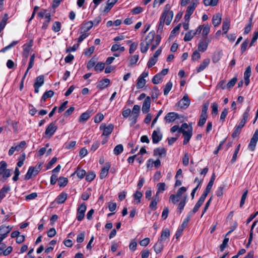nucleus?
Masks as SVG:
<instances>
[{
    "label": "nucleus",
    "mask_w": 258,
    "mask_h": 258,
    "mask_svg": "<svg viewBox=\"0 0 258 258\" xmlns=\"http://www.w3.org/2000/svg\"><path fill=\"white\" fill-rule=\"evenodd\" d=\"M146 81L145 79H142L140 77L137 80V83L136 85L138 89L143 88L146 85Z\"/></svg>",
    "instance_id": "nucleus-35"
},
{
    "label": "nucleus",
    "mask_w": 258,
    "mask_h": 258,
    "mask_svg": "<svg viewBox=\"0 0 258 258\" xmlns=\"http://www.w3.org/2000/svg\"><path fill=\"white\" fill-rule=\"evenodd\" d=\"M209 103L206 102L203 104L202 109V115H207V111L209 107Z\"/></svg>",
    "instance_id": "nucleus-50"
},
{
    "label": "nucleus",
    "mask_w": 258,
    "mask_h": 258,
    "mask_svg": "<svg viewBox=\"0 0 258 258\" xmlns=\"http://www.w3.org/2000/svg\"><path fill=\"white\" fill-rule=\"evenodd\" d=\"M221 16L220 14H217L214 15L212 18V22L214 27H217L219 25L221 22Z\"/></svg>",
    "instance_id": "nucleus-28"
},
{
    "label": "nucleus",
    "mask_w": 258,
    "mask_h": 258,
    "mask_svg": "<svg viewBox=\"0 0 258 258\" xmlns=\"http://www.w3.org/2000/svg\"><path fill=\"white\" fill-rule=\"evenodd\" d=\"M151 100L149 96L145 98L142 105V110L143 113H147L150 111Z\"/></svg>",
    "instance_id": "nucleus-11"
},
{
    "label": "nucleus",
    "mask_w": 258,
    "mask_h": 258,
    "mask_svg": "<svg viewBox=\"0 0 258 258\" xmlns=\"http://www.w3.org/2000/svg\"><path fill=\"white\" fill-rule=\"evenodd\" d=\"M158 60V58L152 57L150 58L148 62V67L149 68L153 67L154 65L156 64Z\"/></svg>",
    "instance_id": "nucleus-56"
},
{
    "label": "nucleus",
    "mask_w": 258,
    "mask_h": 258,
    "mask_svg": "<svg viewBox=\"0 0 258 258\" xmlns=\"http://www.w3.org/2000/svg\"><path fill=\"white\" fill-rule=\"evenodd\" d=\"M93 26V23L92 21H88L84 24L83 26L81 27L82 31L87 33Z\"/></svg>",
    "instance_id": "nucleus-29"
},
{
    "label": "nucleus",
    "mask_w": 258,
    "mask_h": 258,
    "mask_svg": "<svg viewBox=\"0 0 258 258\" xmlns=\"http://www.w3.org/2000/svg\"><path fill=\"white\" fill-rule=\"evenodd\" d=\"M166 155V150L164 148H157L154 150V155L159 157H164Z\"/></svg>",
    "instance_id": "nucleus-17"
},
{
    "label": "nucleus",
    "mask_w": 258,
    "mask_h": 258,
    "mask_svg": "<svg viewBox=\"0 0 258 258\" xmlns=\"http://www.w3.org/2000/svg\"><path fill=\"white\" fill-rule=\"evenodd\" d=\"M105 67V63L102 62H99L95 66V70L96 72H101Z\"/></svg>",
    "instance_id": "nucleus-46"
},
{
    "label": "nucleus",
    "mask_w": 258,
    "mask_h": 258,
    "mask_svg": "<svg viewBox=\"0 0 258 258\" xmlns=\"http://www.w3.org/2000/svg\"><path fill=\"white\" fill-rule=\"evenodd\" d=\"M155 36V33L154 32H149L148 35L146 36L145 38V41L144 42L146 43V44H148V45L149 46L150 45L152 44Z\"/></svg>",
    "instance_id": "nucleus-23"
},
{
    "label": "nucleus",
    "mask_w": 258,
    "mask_h": 258,
    "mask_svg": "<svg viewBox=\"0 0 258 258\" xmlns=\"http://www.w3.org/2000/svg\"><path fill=\"white\" fill-rule=\"evenodd\" d=\"M178 117V114L177 113L171 112L167 113L165 116L164 119L167 123H169L174 121Z\"/></svg>",
    "instance_id": "nucleus-14"
},
{
    "label": "nucleus",
    "mask_w": 258,
    "mask_h": 258,
    "mask_svg": "<svg viewBox=\"0 0 258 258\" xmlns=\"http://www.w3.org/2000/svg\"><path fill=\"white\" fill-rule=\"evenodd\" d=\"M57 128L55 122H52L47 126L45 132V134L50 138L55 133Z\"/></svg>",
    "instance_id": "nucleus-8"
},
{
    "label": "nucleus",
    "mask_w": 258,
    "mask_h": 258,
    "mask_svg": "<svg viewBox=\"0 0 258 258\" xmlns=\"http://www.w3.org/2000/svg\"><path fill=\"white\" fill-rule=\"evenodd\" d=\"M68 182V179L66 177H60L58 180V184L60 187L65 186Z\"/></svg>",
    "instance_id": "nucleus-38"
},
{
    "label": "nucleus",
    "mask_w": 258,
    "mask_h": 258,
    "mask_svg": "<svg viewBox=\"0 0 258 258\" xmlns=\"http://www.w3.org/2000/svg\"><path fill=\"white\" fill-rule=\"evenodd\" d=\"M180 198L176 195H171L169 198V201H171L172 203L175 204L179 201Z\"/></svg>",
    "instance_id": "nucleus-53"
},
{
    "label": "nucleus",
    "mask_w": 258,
    "mask_h": 258,
    "mask_svg": "<svg viewBox=\"0 0 258 258\" xmlns=\"http://www.w3.org/2000/svg\"><path fill=\"white\" fill-rule=\"evenodd\" d=\"M143 195L141 192L139 190H137L136 192L134 194V199L136 200H138V203H140L141 199Z\"/></svg>",
    "instance_id": "nucleus-58"
},
{
    "label": "nucleus",
    "mask_w": 258,
    "mask_h": 258,
    "mask_svg": "<svg viewBox=\"0 0 258 258\" xmlns=\"http://www.w3.org/2000/svg\"><path fill=\"white\" fill-rule=\"evenodd\" d=\"M210 59L209 58H206L203 60L200 64L199 67L197 69V73H200L205 70L206 67L209 64Z\"/></svg>",
    "instance_id": "nucleus-20"
},
{
    "label": "nucleus",
    "mask_w": 258,
    "mask_h": 258,
    "mask_svg": "<svg viewBox=\"0 0 258 258\" xmlns=\"http://www.w3.org/2000/svg\"><path fill=\"white\" fill-rule=\"evenodd\" d=\"M51 20V16L49 13H47L45 17V20L43 23L42 26V29L43 30H46Z\"/></svg>",
    "instance_id": "nucleus-32"
},
{
    "label": "nucleus",
    "mask_w": 258,
    "mask_h": 258,
    "mask_svg": "<svg viewBox=\"0 0 258 258\" xmlns=\"http://www.w3.org/2000/svg\"><path fill=\"white\" fill-rule=\"evenodd\" d=\"M228 241L229 238L225 237L224 240L223 241L222 244L220 245V248L221 251H223L224 249L227 246Z\"/></svg>",
    "instance_id": "nucleus-62"
},
{
    "label": "nucleus",
    "mask_w": 258,
    "mask_h": 258,
    "mask_svg": "<svg viewBox=\"0 0 258 258\" xmlns=\"http://www.w3.org/2000/svg\"><path fill=\"white\" fill-rule=\"evenodd\" d=\"M95 174L93 172H89L86 177V180L88 181H92L95 177Z\"/></svg>",
    "instance_id": "nucleus-63"
},
{
    "label": "nucleus",
    "mask_w": 258,
    "mask_h": 258,
    "mask_svg": "<svg viewBox=\"0 0 258 258\" xmlns=\"http://www.w3.org/2000/svg\"><path fill=\"white\" fill-rule=\"evenodd\" d=\"M10 190V187L9 186H4L0 191V202L1 200L6 197V194Z\"/></svg>",
    "instance_id": "nucleus-34"
},
{
    "label": "nucleus",
    "mask_w": 258,
    "mask_h": 258,
    "mask_svg": "<svg viewBox=\"0 0 258 258\" xmlns=\"http://www.w3.org/2000/svg\"><path fill=\"white\" fill-rule=\"evenodd\" d=\"M39 173V170L36 168L31 166L29 167L26 174L25 175V179L28 180L31 178L33 176H35Z\"/></svg>",
    "instance_id": "nucleus-12"
},
{
    "label": "nucleus",
    "mask_w": 258,
    "mask_h": 258,
    "mask_svg": "<svg viewBox=\"0 0 258 258\" xmlns=\"http://www.w3.org/2000/svg\"><path fill=\"white\" fill-rule=\"evenodd\" d=\"M209 44V41L207 40L201 41L198 45V50L202 52H204L207 49Z\"/></svg>",
    "instance_id": "nucleus-24"
},
{
    "label": "nucleus",
    "mask_w": 258,
    "mask_h": 258,
    "mask_svg": "<svg viewBox=\"0 0 258 258\" xmlns=\"http://www.w3.org/2000/svg\"><path fill=\"white\" fill-rule=\"evenodd\" d=\"M197 2L192 1L191 3V4L188 6L187 10L186 11V13H187L189 15H192L197 6Z\"/></svg>",
    "instance_id": "nucleus-31"
},
{
    "label": "nucleus",
    "mask_w": 258,
    "mask_h": 258,
    "mask_svg": "<svg viewBox=\"0 0 258 258\" xmlns=\"http://www.w3.org/2000/svg\"><path fill=\"white\" fill-rule=\"evenodd\" d=\"M157 191L156 195L157 196H159V194L162 193L166 189V184L164 182H160L157 184Z\"/></svg>",
    "instance_id": "nucleus-26"
},
{
    "label": "nucleus",
    "mask_w": 258,
    "mask_h": 258,
    "mask_svg": "<svg viewBox=\"0 0 258 258\" xmlns=\"http://www.w3.org/2000/svg\"><path fill=\"white\" fill-rule=\"evenodd\" d=\"M137 243L135 239H132L130 242L129 248L130 249L133 251L136 249Z\"/></svg>",
    "instance_id": "nucleus-60"
},
{
    "label": "nucleus",
    "mask_w": 258,
    "mask_h": 258,
    "mask_svg": "<svg viewBox=\"0 0 258 258\" xmlns=\"http://www.w3.org/2000/svg\"><path fill=\"white\" fill-rule=\"evenodd\" d=\"M17 43H18V41H13L9 45H8V46L5 47L4 48H3L1 50V52H6L8 50L10 49V48H11L12 47L14 46L15 45H16L17 44Z\"/></svg>",
    "instance_id": "nucleus-55"
},
{
    "label": "nucleus",
    "mask_w": 258,
    "mask_h": 258,
    "mask_svg": "<svg viewBox=\"0 0 258 258\" xmlns=\"http://www.w3.org/2000/svg\"><path fill=\"white\" fill-rule=\"evenodd\" d=\"M86 209L87 207L84 203L81 204L78 208L76 218L79 221H81L84 219Z\"/></svg>",
    "instance_id": "nucleus-4"
},
{
    "label": "nucleus",
    "mask_w": 258,
    "mask_h": 258,
    "mask_svg": "<svg viewBox=\"0 0 258 258\" xmlns=\"http://www.w3.org/2000/svg\"><path fill=\"white\" fill-rule=\"evenodd\" d=\"M225 187V185H222L219 186L216 191V195L217 197H220L223 195V191Z\"/></svg>",
    "instance_id": "nucleus-48"
},
{
    "label": "nucleus",
    "mask_w": 258,
    "mask_h": 258,
    "mask_svg": "<svg viewBox=\"0 0 258 258\" xmlns=\"http://www.w3.org/2000/svg\"><path fill=\"white\" fill-rule=\"evenodd\" d=\"M195 36V33H194V31L192 30H190L185 33L184 40L185 41H189L192 39V38Z\"/></svg>",
    "instance_id": "nucleus-36"
},
{
    "label": "nucleus",
    "mask_w": 258,
    "mask_h": 258,
    "mask_svg": "<svg viewBox=\"0 0 258 258\" xmlns=\"http://www.w3.org/2000/svg\"><path fill=\"white\" fill-rule=\"evenodd\" d=\"M114 128L112 124H110L108 126H106L105 123H102L100 126V129L103 130L102 136H108L112 133Z\"/></svg>",
    "instance_id": "nucleus-6"
},
{
    "label": "nucleus",
    "mask_w": 258,
    "mask_h": 258,
    "mask_svg": "<svg viewBox=\"0 0 258 258\" xmlns=\"http://www.w3.org/2000/svg\"><path fill=\"white\" fill-rule=\"evenodd\" d=\"M250 110V107L248 106L242 114V118L240 120L239 124L235 127L233 133L232 134L233 138H235L238 134H240L242 128L244 126V124L247 121V118L249 116V112Z\"/></svg>",
    "instance_id": "nucleus-1"
},
{
    "label": "nucleus",
    "mask_w": 258,
    "mask_h": 258,
    "mask_svg": "<svg viewBox=\"0 0 258 258\" xmlns=\"http://www.w3.org/2000/svg\"><path fill=\"white\" fill-rule=\"evenodd\" d=\"M81 34H82L81 35V36L78 39V43L82 42L89 35V33L85 32L84 31L82 32Z\"/></svg>",
    "instance_id": "nucleus-59"
},
{
    "label": "nucleus",
    "mask_w": 258,
    "mask_h": 258,
    "mask_svg": "<svg viewBox=\"0 0 258 258\" xmlns=\"http://www.w3.org/2000/svg\"><path fill=\"white\" fill-rule=\"evenodd\" d=\"M13 227L12 226H6L5 225H2L0 226V236H3L4 237H7L8 234L12 230Z\"/></svg>",
    "instance_id": "nucleus-13"
},
{
    "label": "nucleus",
    "mask_w": 258,
    "mask_h": 258,
    "mask_svg": "<svg viewBox=\"0 0 258 258\" xmlns=\"http://www.w3.org/2000/svg\"><path fill=\"white\" fill-rule=\"evenodd\" d=\"M237 79L236 77L232 78L227 84L226 87L228 89L232 88L236 84Z\"/></svg>",
    "instance_id": "nucleus-47"
},
{
    "label": "nucleus",
    "mask_w": 258,
    "mask_h": 258,
    "mask_svg": "<svg viewBox=\"0 0 258 258\" xmlns=\"http://www.w3.org/2000/svg\"><path fill=\"white\" fill-rule=\"evenodd\" d=\"M249 43V40L246 39L244 40L241 45V52L243 53L247 49L248 44Z\"/></svg>",
    "instance_id": "nucleus-57"
},
{
    "label": "nucleus",
    "mask_w": 258,
    "mask_h": 258,
    "mask_svg": "<svg viewBox=\"0 0 258 258\" xmlns=\"http://www.w3.org/2000/svg\"><path fill=\"white\" fill-rule=\"evenodd\" d=\"M190 101L187 94H185L183 98L178 102V106L182 109L187 108L190 105Z\"/></svg>",
    "instance_id": "nucleus-7"
},
{
    "label": "nucleus",
    "mask_w": 258,
    "mask_h": 258,
    "mask_svg": "<svg viewBox=\"0 0 258 258\" xmlns=\"http://www.w3.org/2000/svg\"><path fill=\"white\" fill-rule=\"evenodd\" d=\"M162 138V134L159 128L153 132L152 135V142L153 144H157Z\"/></svg>",
    "instance_id": "nucleus-9"
},
{
    "label": "nucleus",
    "mask_w": 258,
    "mask_h": 258,
    "mask_svg": "<svg viewBox=\"0 0 258 258\" xmlns=\"http://www.w3.org/2000/svg\"><path fill=\"white\" fill-rule=\"evenodd\" d=\"M173 17V12L172 11H171L170 13L166 14L164 17H163V14H162L160 18L163 17L164 21L165 22V24L167 25H169L172 20Z\"/></svg>",
    "instance_id": "nucleus-19"
},
{
    "label": "nucleus",
    "mask_w": 258,
    "mask_h": 258,
    "mask_svg": "<svg viewBox=\"0 0 258 258\" xmlns=\"http://www.w3.org/2000/svg\"><path fill=\"white\" fill-rule=\"evenodd\" d=\"M219 0H204V4L206 6H215L218 3Z\"/></svg>",
    "instance_id": "nucleus-42"
},
{
    "label": "nucleus",
    "mask_w": 258,
    "mask_h": 258,
    "mask_svg": "<svg viewBox=\"0 0 258 258\" xmlns=\"http://www.w3.org/2000/svg\"><path fill=\"white\" fill-rule=\"evenodd\" d=\"M252 18L249 19V23L245 27L244 34H247L251 30L252 26Z\"/></svg>",
    "instance_id": "nucleus-49"
},
{
    "label": "nucleus",
    "mask_w": 258,
    "mask_h": 258,
    "mask_svg": "<svg viewBox=\"0 0 258 258\" xmlns=\"http://www.w3.org/2000/svg\"><path fill=\"white\" fill-rule=\"evenodd\" d=\"M141 107L140 105H135L133 106L132 114L129 118L130 125L133 126L137 122V119L140 113Z\"/></svg>",
    "instance_id": "nucleus-3"
},
{
    "label": "nucleus",
    "mask_w": 258,
    "mask_h": 258,
    "mask_svg": "<svg viewBox=\"0 0 258 258\" xmlns=\"http://www.w3.org/2000/svg\"><path fill=\"white\" fill-rule=\"evenodd\" d=\"M186 197H185L184 199L180 202L177 207V212L180 214L183 211L184 207L185 205Z\"/></svg>",
    "instance_id": "nucleus-40"
},
{
    "label": "nucleus",
    "mask_w": 258,
    "mask_h": 258,
    "mask_svg": "<svg viewBox=\"0 0 258 258\" xmlns=\"http://www.w3.org/2000/svg\"><path fill=\"white\" fill-rule=\"evenodd\" d=\"M44 84V76L43 75H40L36 78L35 82L34 84V86H37L41 87Z\"/></svg>",
    "instance_id": "nucleus-33"
},
{
    "label": "nucleus",
    "mask_w": 258,
    "mask_h": 258,
    "mask_svg": "<svg viewBox=\"0 0 258 258\" xmlns=\"http://www.w3.org/2000/svg\"><path fill=\"white\" fill-rule=\"evenodd\" d=\"M159 201V198L158 196L155 195V197L152 199L149 205V208L152 210H155L157 209V205Z\"/></svg>",
    "instance_id": "nucleus-30"
},
{
    "label": "nucleus",
    "mask_w": 258,
    "mask_h": 258,
    "mask_svg": "<svg viewBox=\"0 0 258 258\" xmlns=\"http://www.w3.org/2000/svg\"><path fill=\"white\" fill-rule=\"evenodd\" d=\"M258 141V129L256 130L254 134L251 138L250 142L248 145L249 149L253 151L255 150V148Z\"/></svg>",
    "instance_id": "nucleus-5"
},
{
    "label": "nucleus",
    "mask_w": 258,
    "mask_h": 258,
    "mask_svg": "<svg viewBox=\"0 0 258 258\" xmlns=\"http://www.w3.org/2000/svg\"><path fill=\"white\" fill-rule=\"evenodd\" d=\"M180 133L183 134L184 140L183 145H186L189 141L192 135V127L186 123H183L180 126Z\"/></svg>",
    "instance_id": "nucleus-2"
},
{
    "label": "nucleus",
    "mask_w": 258,
    "mask_h": 258,
    "mask_svg": "<svg viewBox=\"0 0 258 258\" xmlns=\"http://www.w3.org/2000/svg\"><path fill=\"white\" fill-rule=\"evenodd\" d=\"M53 95L54 92L53 91L49 90L46 91L43 94L41 98V100H43V101H45L47 98L52 97Z\"/></svg>",
    "instance_id": "nucleus-39"
},
{
    "label": "nucleus",
    "mask_w": 258,
    "mask_h": 258,
    "mask_svg": "<svg viewBox=\"0 0 258 258\" xmlns=\"http://www.w3.org/2000/svg\"><path fill=\"white\" fill-rule=\"evenodd\" d=\"M110 167V164L109 163H106L105 164L104 166L102 168L100 173V178L101 179H103L107 176Z\"/></svg>",
    "instance_id": "nucleus-16"
},
{
    "label": "nucleus",
    "mask_w": 258,
    "mask_h": 258,
    "mask_svg": "<svg viewBox=\"0 0 258 258\" xmlns=\"http://www.w3.org/2000/svg\"><path fill=\"white\" fill-rule=\"evenodd\" d=\"M118 0H108L106 6L103 10L104 12L107 13L114 5Z\"/></svg>",
    "instance_id": "nucleus-27"
},
{
    "label": "nucleus",
    "mask_w": 258,
    "mask_h": 258,
    "mask_svg": "<svg viewBox=\"0 0 258 258\" xmlns=\"http://www.w3.org/2000/svg\"><path fill=\"white\" fill-rule=\"evenodd\" d=\"M172 87V83L171 82L169 81L166 84V85L165 86V88L164 89V95H167L169 93L170 91L171 90Z\"/></svg>",
    "instance_id": "nucleus-44"
},
{
    "label": "nucleus",
    "mask_w": 258,
    "mask_h": 258,
    "mask_svg": "<svg viewBox=\"0 0 258 258\" xmlns=\"http://www.w3.org/2000/svg\"><path fill=\"white\" fill-rule=\"evenodd\" d=\"M68 195L67 193L62 192L56 198L55 202L58 204H61L63 203L67 199Z\"/></svg>",
    "instance_id": "nucleus-21"
},
{
    "label": "nucleus",
    "mask_w": 258,
    "mask_h": 258,
    "mask_svg": "<svg viewBox=\"0 0 258 258\" xmlns=\"http://www.w3.org/2000/svg\"><path fill=\"white\" fill-rule=\"evenodd\" d=\"M162 79V76L159 74L158 73L156 75L154 76V77L152 79V82L154 84H158L160 83V81Z\"/></svg>",
    "instance_id": "nucleus-45"
},
{
    "label": "nucleus",
    "mask_w": 258,
    "mask_h": 258,
    "mask_svg": "<svg viewBox=\"0 0 258 258\" xmlns=\"http://www.w3.org/2000/svg\"><path fill=\"white\" fill-rule=\"evenodd\" d=\"M166 244H167L158 239L154 246V249L155 252L157 254L160 253Z\"/></svg>",
    "instance_id": "nucleus-15"
},
{
    "label": "nucleus",
    "mask_w": 258,
    "mask_h": 258,
    "mask_svg": "<svg viewBox=\"0 0 258 258\" xmlns=\"http://www.w3.org/2000/svg\"><path fill=\"white\" fill-rule=\"evenodd\" d=\"M251 76V68L248 66L246 68L245 71L244 73V79L246 86L248 85L250 82L249 77Z\"/></svg>",
    "instance_id": "nucleus-18"
},
{
    "label": "nucleus",
    "mask_w": 258,
    "mask_h": 258,
    "mask_svg": "<svg viewBox=\"0 0 258 258\" xmlns=\"http://www.w3.org/2000/svg\"><path fill=\"white\" fill-rule=\"evenodd\" d=\"M169 237L170 230L168 228H165L162 230L160 237L158 239L167 244L169 240Z\"/></svg>",
    "instance_id": "nucleus-10"
},
{
    "label": "nucleus",
    "mask_w": 258,
    "mask_h": 258,
    "mask_svg": "<svg viewBox=\"0 0 258 258\" xmlns=\"http://www.w3.org/2000/svg\"><path fill=\"white\" fill-rule=\"evenodd\" d=\"M61 28V23L59 22L55 21L53 23L52 30L55 32H57L60 30Z\"/></svg>",
    "instance_id": "nucleus-43"
},
{
    "label": "nucleus",
    "mask_w": 258,
    "mask_h": 258,
    "mask_svg": "<svg viewBox=\"0 0 258 258\" xmlns=\"http://www.w3.org/2000/svg\"><path fill=\"white\" fill-rule=\"evenodd\" d=\"M208 115H200V118L198 122V125L199 126H202L207 120Z\"/></svg>",
    "instance_id": "nucleus-51"
},
{
    "label": "nucleus",
    "mask_w": 258,
    "mask_h": 258,
    "mask_svg": "<svg viewBox=\"0 0 258 258\" xmlns=\"http://www.w3.org/2000/svg\"><path fill=\"white\" fill-rule=\"evenodd\" d=\"M110 83V80L108 79H104L100 81L97 84V88L103 90L106 88Z\"/></svg>",
    "instance_id": "nucleus-22"
},
{
    "label": "nucleus",
    "mask_w": 258,
    "mask_h": 258,
    "mask_svg": "<svg viewBox=\"0 0 258 258\" xmlns=\"http://www.w3.org/2000/svg\"><path fill=\"white\" fill-rule=\"evenodd\" d=\"M138 46V43H137V42L132 43L130 47L129 53L130 54H132L133 52H134L137 49Z\"/></svg>",
    "instance_id": "nucleus-61"
},
{
    "label": "nucleus",
    "mask_w": 258,
    "mask_h": 258,
    "mask_svg": "<svg viewBox=\"0 0 258 258\" xmlns=\"http://www.w3.org/2000/svg\"><path fill=\"white\" fill-rule=\"evenodd\" d=\"M210 28L208 25L202 27V35L204 36H207L210 32Z\"/></svg>",
    "instance_id": "nucleus-64"
},
{
    "label": "nucleus",
    "mask_w": 258,
    "mask_h": 258,
    "mask_svg": "<svg viewBox=\"0 0 258 258\" xmlns=\"http://www.w3.org/2000/svg\"><path fill=\"white\" fill-rule=\"evenodd\" d=\"M230 20L228 18L225 19L222 24V30L223 34H226L229 30Z\"/></svg>",
    "instance_id": "nucleus-25"
},
{
    "label": "nucleus",
    "mask_w": 258,
    "mask_h": 258,
    "mask_svg": "<svg viewBox=\"0 0 258 258\" xmlns=\"http://www.w3.org/2000/svg\"><path fill=\"white\" fill-rule=\"evenodd\" d=\"M104 119V115L102 113H99L96 114L94 118L95 123H99Z\"/></svg>",
    "instance_id": "nucleus-54"
},
{
    "label": "nucleus",
    "mask_w": 258,
    "mask_h": 258,
    "mask_svg": "<svg viewBox=\"0 0 258 258\" xmlns=\"http://www.w3.org/2000/svg\"><path fill=\"white\" fill-rule=\"evenodd\" d=\"M90 117V114L88 112H86L83 113H82L79 119V121L80 122H85L87 120L89 119Z\"/></svg>",
    "instance_id": "nucleus-41"
},
{
    "label": "nucleus",
    "mask_w": 258,
    "mask_h": 258,
    "mask_svg": "<svg viewBox=\"0 0 258 258\" xmlns=\"http://www.w3.org/2000/svg\"><path fill=\"white\" fill-rule=\"evenodd\" d=\"M123 150V147L122 144H118L115 147L113 150V153L115 155H118L121 154Z\"/></svg>",
    "instance_id": "nucleus-37"
},
{
    "label": "nucleus",
    "mask_w": 258,
    "mask_h": 258,
    "mask_svg": "<svg viewBox=\"0 0 258 258\" xmlns=\"http://www.w3.org/2000/svg\"><path fill=\"white\" fill-rule=\"evenodd\" d=\"M149 46L144 41L140 44L141 51L142 53H145L149 49Z\"/></svg>",
    "instance_id": "nucleus-52"
}]
</instances>
